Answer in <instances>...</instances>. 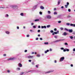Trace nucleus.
<instances>
[{
	"instance_id": "obj_6",
	"label": "nucleus",
	"mask_w": 75,
	"mask_h": 75,
	"mask_svg": "<svg viewBox=\"0 0 75 75\" xmlns=\"http://www.w3.org/2000/svg\"><path fill=\"white\" fill-rule=\"evenodd\" d=\"M61 41V40H58L55 41H53V42H59V41Z\"/></svg>"
},
{
	"instance_id": "obj_7",
	"label": "nucleus",
	"mask_w": 75,
	"mask_h": 75,
	"mask_svg": "<svg viewBox=\"0 0 75 75\" xmlns=\"http://www.w3.org/2000/svg\"><path fill=\"white\" fill-rule=\"evenodd\" d=\"M13 59H14V58H10L8 59V61H9L10 60H13Z\"/></svg>"
},
{
	"instance_id": "obj_56",
	"label": "nucleus",
	"mask_w": 75,
	"mask_h": 75,
	"mask_svg": "<svg viewBox=\"0 0 75 75\" xmlns=\"http://www.w3.org/2000/svg\"><path fill=\"white\" fill-rule=\"evenodd\" d=\"M56 10H57V9L56 8H54V11Z\"/></svg>"
},
{
	"instance_id": "obj_41",
	"label": "nucleus",
	"mask_w": 75,
	"mask_h": 75,
	"mask_svg": "<svg viewBox=\"0 0 75 75\" xmlns=\"http://www.w3.org/2000/svg\"><path fill=\"white\" fill-rule=\"evenodd\" d=\"M58 23H61V21H58Z\"/></svg>"
},
{
	"instance_id": "obj_39",
	"label": "nucleus",
	"mask_w": 75,
	"mask_h": 75,
	"mask_svg": "<svg viewBox=\"0 0 75 75\" xmlns=\"http://www.w3.org/2000/svg\"><path fill=\"white\" fill-rule=\"evenodd\" d=\"M50 32L52 33H53V32H54V31H53V30H51L50 31Z\"/></svg>"
},
{
	"instance_id": "obj_18",
	"label": "nucleus",
	"mask_w": 75,
	"mask_h": 75,
	"mask_svg": "<svg viewBox=\"0 0 75 75\" xmlns=\"http://www.w3.org/2000/svg\"><path fill=\"white\" fill-rule=\"evenodd\" d=\"M47 28H49V27H51V25H47Z\"/></svg>"
},
{
	"instance_id": "obj_63",
	"label": "nucleus",
	"mask_w": 75,
	"mask_h": 75,
	"mask_svg": "<svg viewBox=\"0 0 75 75\" xmlns=\"http://www.w3.org/2000/svg\"><path fill=\"white\" fill-rule=\"evenodd\" d=\"M73 27H75V24H74L73 25Z\"/></svg>"
},
{
	"instance_id": "obj_40",
	"label": "nucleus",
	"mask_w": 75,
	"mask_h": 75,
	"mask_svg": "<svg viewBox=\"0 0 75 75\" xmlns=\"http://www.w3.org/2000/svg\"><path fill=\"white\" fill-rule=\"evenodd\" d=\"M38 27L39 28H41V26H40V25H38Z\"/></svg>"
},
{
	"instance_id": "obj_31",
	"label": "nucleus",
	"mask_w": 75,
	"mask_h": 75,
	"mask_svg": "<svg viewBox=\"0 0 75 75\" xmlns=\"http://www.w3.org/2000/svg\"><path fill=\"white\" fill-rule=\"evenodd\" d=\"M48 14H51V12L50 11H48Z\"/></svg>"
},
{
	"instance_id": "obj_1",
	"label": "nucleus",
	"mask_w": 75,
	"mask_h": 75,
	"mask_svg": "<svg viewBox=\"0 0 75 75\" xmlns=\"http://www.w3.org/2000/svg\"><path fill=\"white\" fill-rule=\"evenodd\" d=\"M11 7H12V8H13L15 10H16V9H17V8H18V6L15 5H11Z\"/></svg>"
},
{
	"instance_id": "obj_49",
	"label": "nucleus",
	"mask_w": 75,
	"mask_h": 75,
	"mask_svg": "<svg viewBox=\"0 0 75 75\" xmlns=\"http://www.w3.org/2000/svg\"><path fill=\"white\" fill-rule=\"evenodd\" d=\"M36 40H38V38H37L36 39H35Z\"/></svg>"
},
{
	"instance_id": "obj_61",
	"label": "nucleus",
	"mask_w": 75,
	"mask_h": 75,
	"mask_svg": "<svg viewBox=\"0 0 75 75\" xmlns=\"http://www.w3.org/2000/svg\"><path fill=\"white\" fill-rule=\"evenodd\" d=\"M73 51H75V48H74L73 50Z\"/></svg>"
},
{
	"instance_id": "obj_45",
	"label": "nucleus",
	"mask_w": 75,
	"mask_h": 75,
	"mask_svg": "<svg viewBox=\"0 0 75 75\" xmlns=\"http://www.w3.org/2000/svg\"><path fill=\"white\" fill-rule=\"evenodd\" d=\"M6 17H8V14H6Z\"/></svg>"
},
{
	"instance_id": "obj_22",
	"label": "nucleus",
	"mask_w": 75,
	"mask_h": 75,
	"mask_svg": "<svg viewBox=\"0 0 75 75\" xmlns=\"http://www.w3.org/2000/svg\"><path fill=\"white\" fill-rule=\"evenodd\" d=\"M66 25H68V26H69V25H70V23H67L66 24Z\"/></svg>"
},
{
	"instance_id": "obj_28",
	"label": "nucleus",
	"mask_w": 75,
	"mask_h": 75,
	"mask_svg": "<svg viewBox=\"0 0 75 75\" xmlns=\"http://www.w3.org/2000/svg\"><path fill=\"white\" fill-rule=\"evenodd\" d=\"M37 56L38 57H40V54H38L37 55Z\"/></svg>"
},
{
	"instance_id": "obj_58",
	"label": "nucleus",
	"mask_w": 75,
	"mask_h": 75,
	"mask_svg": "<svg viewBox=\"0 0 75 75\" xmlns=\"http://www.w3.org/2000/svg\"><path fill=\"white\" fill-rule=\"evenodd\" d=\"M38 37H40L41 36V35L40 34L38 35Z\"/></svg>"
},
{
	"instance_id": "obj_59",
	"label": "nucleus",
	"mask_w": 75,
	"mask_h": 75,
	"mask_svg": "<svg viewBox=\"0 0 75 75\" xmlns=\"http://www.w3.org/2000/svg\"><path fill=\"white\" fill-rule=\"evenodd\" d=\"M29 62H31V60H29Z\"/></svg>"
},
{
	"instance_id": "obj_9",
	"label": "nucleus",
	"mask_w": 75,
	"mask_h": 75,
	"mask_svg": "<svg viewBox=\"0 0 75 75\" xmlns=\"http://www.w3.org/2000/svg\"><path fill=\"white\" fill-rule=\"evenodd\" d=\"M18 65L19 67H22V64L20 63L18 64Z\"/></svg>"
},
{
	"instance_id": "obj_36",
	"label": "nucleus",
	"mask_w": 75,
	"mask_h": 75,
	"mask_svg": "<svg viewBox=\"0 0 75 75\" xmlns=\"http://www.w3.org/2000/svg\"><path fill=\"white\" fill-rule=\"evenodd\" d=\"M61 50H64V47H62L60 48Z\"/></svg>"
},
{
	"instance_id": "obj_44",
	"label": "nucleus",
	"mask_w": 75,
	"mask_h": 75,
	"mask_svg": "<svg viewBox=\"0 0 75 75\" xmlns=\"http://www.w3.org/2000/svg\"><path fill=\"white\" fill-rule=\"evenodd\" d=\"M40 30H38V33H40Z\"/></svg>"
},
{
	"instance_id": "obj_2",
	"label": "nucleus",
	"mask_w": 75,
	"mask_h": 75,
	"mask_svg": "<svg viewBox=\"0 0 75 75\" xmlns=\"http://www.w3.org/2000/svg\"><path fill=\"white\" fill-rule=\"evenodd\" d=\"M64 30H66L67 31H68L69 32V33H72L73 32V30H72V29H69L68 30L67 29V28H64Z\"/></svg>"
},
{
	"instance_id": "obj_50",
	"label": "nucleus",
	"mask_w": 75,
	"mask_h": 75,
	"mask_svg": "<svg viewBox=\"0 0 75 75\" xmlns=\"http://www.w3.org/2000/svg\"><path fill=\"white\" fill-rule=\"evenodd\" d=\"M17 69H18V70H20V68H17Z\"/></svg>"
},
{
	"instance_id": "obj_8",
	"label": "nucleus",
	"mask_w": 75,
	"mask_h": 75,
	"mask_svg": "<svg viewBox=\"0 0 75 75\" xmlns=\"http://www.w3.org/2000/svg\"><path fill=\"white\" fill-rule=\"evenodd\" d=\"M47 28V27H46V26H41V28Z\"/></svg>"
},
{
	"instance_id": "obj_60",
	"label": "nucleus",
	"mask_w": 75,
	"mask_h": 75,
	"mask_svg": "<svg viewBox=\"0 0 75 75\" xmlns=\"http://www.w3.org/2000/svg\"><path fill=\"white\" fill-rule=\"evenodd\" d=\"M36 68H38V65H36Z\"/></svg>"
},
{
	"instance_id": "obj_48",
	"label": "nucleus",
	"mask_w": 75,
	"mask_h": 75,
	"mask_svg": "<svg viewBox=\"0 0 75 75\" xmlns=\"http://www.w3.org/2000/svg\"><path fill=\"white\" fill-rule=\"evenodd\" d=\"M40 40H42V38H40Z\"/></svg>"
},
{
	"instance_id": "obj_21",
	"label": "nucleus",
	"mask_w": 75,
	"mask_h": 75,
	"mask_svg": "<svg viewBox=\"0 0 75 75\" xmlns=\"http://www.w3.org/2000/svg\"><path fill=\"white\" fill-rule=\"evenodd\" d=\"M66 50L67 51H69V50L68 49L66 48Z\"/></svg>"
},
{
	"instance_id": "obj_55",
	"label": "nucleus",
	"mask_w": 75,
	"mask_h": 75,
	"mask_svg": "<svg viewBox=\"0 0 75 75\" xmlns=\"http://www.w3.org/2000/svg\"><path fill=\"white\" fill-rule=\"evenodd\" d=\"M25 52H27V50H25Z\"/></svg>"
},
{
	"instance_id": "obj_53",
	"label": "nucleus",
	"mask_w": 75,
	"mask_h": 75,
	"mask_svg": "<svg viewBox=\"0 0 75 75\" xmlns=\"http://www.w3.org/2000/svg\"><path fill=\"white\" fill-rule=\"evenodd\" d=\"M10 72V71L9 70H8V72L9 73Z\"/></svg>"
},
{
	"instance_id": "obj_12",
	"label": "nucleus",
	"mask_w": 75,
	"mask_h": 75,
	"mask_svg": "<svg viewBox=\"0 0 75 75\" xmlns=\"http://www.w3.org/2000/svg\"><path fill=\"white\" fill-rule=\"evenodd\" d=\"M37 5H35V6H34L33 7V9H36V8H37Z\"/></svg>"
},
{
	"instance_id": "obj_47",
	"label": "nucleus",
	"mask_w": 75,
	"mask_h": 75,
	"mask_svg": "<svg viewBox=\"0 0 75 75\" xmlns=\"http://www.w3.org/2000/svg\"><path fill=\"white\" fill-rule=\"evenodd\" d=\"M24 74V73H21V74H20V75H23V74Z\"/></svg>"
},
{
	"instance_id": "obj_4",
	"label": "nucleus",
	"mask_w": 75,
	"mask_h": 75,
	"mask_svg": "<svg viewBox=\"0 0 75 75\" xmlns=\"http://www.w3.org/2000/svg\"><path fill=\"white\" fill-rule=\"evenodd\" d=\"M46 17L47 18H48V19H51V16L50 15H47L46 16Z\"/></svg>"
},
{
	"instance_id": "obj_24",
	"label": "nucleus",
	"mask_w": 75,
	"mask_h": 75,
	"mask_svg": "<svg viewBox=\"0 0 75 75\" xmlns=\"http://www.w3.org/2000/svg\"><path fill=\"white\" fill-rule=\"evenodd\" d=\"M39 14H41V15H42V12H40Z\"/></svg>"
},
{
	"instance_id": "obj_27",
	"label": "nucleus",
	"mask_w": 75,
	"mask_h": 75,
	"mask_svg": "<svg viewBox=\"0 0 75 75\" xmlns=\"http://www.w3.org/2000/svg\"><path fill=\"white\" fill-rule=\"evenodd\" d=\"M21 15L22 16H24V14L23 13H21Z\"/></svg>"
},
{
	"instance_id": "obj_38",
	"label": "nucleus",
	"mask_w": 75,
	"mask_h": 75,
	"mask_svg": "<svg viewBox=\"0 0 75 75\" xmlns=\"http://www.w3.org/2000/svg\"><path fill=\"white\" fill-rule=\"evenodd\" d=\"M50 72H51V71H47L46 73V74H48V73H50Z\"/></svg>"
},
{
	"instance_id": "obj_54",
	"label": "nucleus",
	"mask_w": 75,
	"mask_h": 75,
	"mask_svg": "<svg viewBox=\"0 0 75 75\" xmlns=\"http://www.w3.org/2000/svg\"><path fill=\"white\" fill-rule=\"evenodd\" d=\"M54 31H57V29L56 28H54Z\"/></svg>"
},
{
	"instance_id": "obj_16",
	"label": "nucleus",
	"mask_w": 75,
	"mask_h": 75,
	"mask_svg": "<svg viewBox=\"0 0 75 75\" xmlns=\"http://www.w3.org/2000/svg\"><path fill=\"white\" fill-rule=\"evenodd\" d=\"M74 24L71 23L70 24V26H71V27H74Z\"/></svg>"
},
{
	"instance_id": "obj_64",
	"label": "nucleus",
	"mask_w": 75,
	"mask_h": 75,
	"mask_svg": "<svg viewBox=\"0 0 75 75\" xmlns=\"http://www.w3.org/2000/svg\"><path fill=\"white\" fill-rule=\"evenodd\" d=\"M61 8H64V6H62V7H61Z\"/></svg>"
},
{
	"instance_id": "obj_20",
	"label": "nucleus",
	"mask_w": 75,
	"mask_h": 75,
	"mask_svg": "<svg viewBox=\"0 0 75 75\" xmlns=\"http://www.w3.org/2000/svg\"><path fill=\"white\" fill-rule=\"evenodd\" d=\"M44 44L45 45H47L48 44V42H45L44 43Z\"/></svg>"
},
{
	"instance_id": "obj_17",
	"label": "nucleus",
	"mask_w": 75,
	"mask_h": 75,
	"mask_svg": "<svg viewBox=\"0 0 75 75\" xmlns=\"http://www.w3.org/2000/svg\"><path fill=\"white\" fill-rule=\"evenodd\" d=\"M60 0H59L58 2V5H59V4H60Z\"/></svg>"
},
{
	"instance_id": "obj_23",
	"label": "nucleus",
	"mask_w": 75,
	"mask_h": 75,
	"mask_svg": "<svg viewBox=\"0 0 75 75\" xmlns=\"http://www.w3.org/2000/svg\"><path fill=\"white\" fill-rule=\"evenodd\" d=\"M67 17V18H70L71 17V16H69V15H68Z\"/></svg>"
},
{
	"instance_id": "obj_52",
	"label": "nucleus",
	"mask_w": 75,
	"mask_h": 75,
	"mask_svg": "<svg viewBox=\"0 0 75 75\" xmlns=\"http://www.w3.org/2000/svg\"><path fill=\"white\" fill-rule=\"evenodd\" d=\"M30 36V35H27V37H29Z\"/></svg>"
},
{
	"instance_id": "obj_13",
	"label": "nucleus",
	"mask_w": 75,
	"mask_h": 75,
	"mask_svg": "<svg viewBox=\"0 0 75 75\" xmlns=\"http://www.w3.org/2000/svg\"><path fill=\"white\" fill-rule=\"evenodd\" d=\"M67 33L66 32H64L63 33V35H67Z\"/></svg>"
},
{
	"instance_id": "obj_5",
	"label": "nucleus",
	"mask_w": 75,
	"mask_h": 75,
	"mask_svg": "<svg viewBox=\"0 0 75 75\" xmlns=\"http://www.w3.org/2000/svg\"><path fill=\"white\" fill-rule=\"evenodd\" d=\"M64 57H62L60 58V61H63V60L64 59Z\"/></svg>"
},
{
	"instance_id": "obj_30",
	"label": "nucleus",
	"mask_w": 75,
	"mask_h": 75,
	"mask_svg": "<svg viewBox=\"0 0 75 75\" xmlns=\"http://www.w3.org/2000/svg\"><path fill=\"white\" fill-rule=\"evenodd\" d=\"M33 28H36V26L34 25L33 26Z\"/></svg>"
},
{
	"instance_id": "obj_37",
	"label": "nucleus",
	"mask_w": 75,
	"mask_h": 75,
	"mask_svg": "<svg viewBox=\"0 0 75 75\" xmlns=\"http://www.w3.org/2000/svg\"><path fill=\"white\" fill-rule=\"evenodd\" d=\"M63 51L64 52H65V51H66V49H64Z\"/></svg>"
},
{
	"instance_id": "obj_10",
	"label": "nucleus",
	"mask_w": 75,
	"mask_h": 75,
	"mask_svg": "<svg viewBox=\"0 0 75 75\" xmlns=\"http://www.w3.org/2000/svg\"><path fill=\"white\" fill-rule=\"evenodd\" d=\"M33 57L34 56H28V58H33Z\"/></svg>"
},
{
	"instance_id": "obj_26",
	"label": "nucleus",
	"mask_w": 75,
	"mask_h": 75,
	"mask_svg": "<svg viewBox=\"0 0 75 75\" xmlns=\"http://www.w3.org/2000/svg\"><path fill=\"white\" fill-rule=\"evenodd\" d=\"M61 17V15H59L58 16H57L58 18H59Z\"/></svg>"
},
{
	"instance_id": "obj_19",
	"label": "nucleus",
	"mask_w": 75,
	"mask_h": 75,
	"mask_svg": "<svg viewBox=\"0 0 75 75\" xmlns=\"http://www.w3.org/2000/svg\"><path fill=\"white\" fill-rule=\"evenodd\" d=\"M40 21V20L39 19H35V21Z\"/></svg>"
},
{
	"instance_id": "obj_11",
	"label": "nucleus",
	"mask_w": 75,
	"mask_h": 75,
	"mask_svg": "<svg viewBox=\"0 0 75 75\" xmlns=\"http://www.w3.org/2000/svg\"><path fill=\"white\" fill-rule=\"evenodd\" d=\"M40 8L41 9H42L43 10V9H44V6H40Z\"/></svg>"
},
{
	"instance_id": "obj_25",
	"label": "nucleus",
	"mask_w": 75,
	"mask_h": 75,
	"mask_svg": "<svg viewBox=\"0 0 75 75\" xmlns=\"http://www.w3.org/2000/svg\"><path fill=\"white\" fill-rule=\"evenodd\" d=\"M54 15H55L56 14H57V12H55L54 13Z\"/></svg>"
},
{
	"instance_id": "obj_15",
	"label": "nucleus",
	"mask_w": 75,
	"mask_h": 75,
	"mask_svg": "<svg viewBox=\"0 0 75 75\" xmlns=\"http://www.w3.org/2000/svg\"><path fill=\"white\" fill-rule=\"evenodd\" d=\"M6 33L8 34H10V32L8 31H6Z\"/></svg>"
},
{
	"instance_id": "obj_34",
	"label": "nucleus",
	"mask_w": 75,
	"mask_h": 75,
	"mask_svg": "<svg viewBox=\"0 0 75 75\" xmlns=\"http://www.w3.org/2000/svg\"><path fill=\"white\" fill-rule=\"evenodd\" d=\"M70 37L71 39H73V38H74V37L72 36H70Z\"/></svg>"
},
{
	"instance_id": "obj_33",
	"label": "nucleus",
	"mask_w": 75,
	"mask_h": 75,
	"mask_svg": "<svg viewBox=\"0 0 75 75\" xmlns=\"http://www.w3.org/2000/svg\"><path fill=\"white\" fill-rule=\"evenodd\" d=\"M68 11L69 12H71V9H68Z\"/></svg>"
},
{
	"instance_id": "obj_57",
	"label": "nucleus",
	"mask_w": 75,
	"mask_h": 75,
	"mask_svg": "<svg viewBox=\"0 0 75 75\" xmlns=\"http://www.w3.org/2000/svg\"><path fill=\"white\" fill-rule=\"evenodd\" d=\"M71 67H73V64H71Z\"/></svg>"
},
{
	"instance_id": "obj_35",
	"label": "nucleus",
	"mask_w": 75,
	"mask_h": 75,
	"mask_svg": "<svg viewBox=\"0 0 75 75\" xmlns=\"http://www.w3.org/2000/svg\"><path fill=\"white\" fill-rule=\"evenodd\" d=\"M60 29L61 30H64V28H61Z\"/></svg>"
},
{
	"instance_id": "obj_43",
	"label": "nucleus",
	"mask_w": 75,
	"mask_h": 75,
	"mask_svg": "<svg viewBox=\"0 0 75 75\" xmlns=\"http://www.w3.org/2000/svg\"><path fill=\"white\" fill-rule=\"evenodd\" d=\"M54 38H57V36H55Z\"/></svg>"
},
{
	"instance_id": "obj_29",
	"label": "nucleus",
	"mask_w": 75,
	"mask_h": 75,
	"mask_svg": "<svg viewBox=\"0 0 75 75\" xmlns=\"http://www.w3.org/2000/svg\"><path fill=\"white\" fill-rule=\"evenodd\" d=\"M64 44L65 45H68V43L67 42L64 43Z\"/></svg>"
},
{
	"instance_id": "obj_42",
	"label": "nucleus",
	"mask_w": 75,
	"mask_h": 75,
	"mask_svg": "<svg viewBox=\"0 0 75 75\" xmlns=\"http://www.w3.org/2000/svg\"><path fill=\"white\" fill-rule=\"evenodd\" d=\"M69 2H67V5L68 6V5H69Z\"/></svg>"
},
{
	"instance_id": "obj_62",
	"label": "nucleus",
	"mask_w": 75,
	"mask_h": 75,
	"mask_svg": "<svg viewBox=\"0 0 75 75\" xmlns=\"http://www.w3.org/2000/svg\"><path fill=\"white\" fill-rule=\"evenodd\" d=\"M17 29H19V27L17 26Z\"/></svg>"
},
{
	"instance_id": "obj_32",
	"label": "nucleus",
	"mask_w": 75,
	"mask_h": 75,
	"mask_svg": "<svg viewBox=\"0 0 75 75\" xmlns=\"http://www.w3.org/2000/svg\"><path fill=\"white\" fill-rule=\"evenodd\" d=\"M65 6L66 8H67V7H68V6L66 5H65Z\"/></svg>"
},
{
	"instance_id": "obj_3",
	"label": "nucleus",
	"mask_w": 75,
	"mask_h": 75,
	"mask_svg": "<svg viewBox=\"0 0 75 75\" xmlns=\"http://www.w3.org/2000/svg\"><path fill=\"white\" fill-rule=\"evenodd\" d=\"M59 33V31L57 30V32H54L52 34V35H54V34H57Z\"/></svg>"
},
{
	"instance_id": "obj_46",
	"label": "nucleus",
	"mask_w": 75,
	"mask_h": 75,
	"mask_svg": "<svg viewBox=\"0 0 75 75\" xmlns=\"http://www.w3.org/2000/svg\"><path fill=\"white\" fill-rule=\"evenodd\" d=\"M32 65H34V62H33L32 63Z\"/></svg>"
},
{
	"instance_id": "obj_51",
	"label": "nucleus",
	"mask_w": 75,
	"mask_h": 75,
	"mask_svg": "<svg viewBox=\"0 0 75 75\" xmlns=\"http://www.w3.org/2000/svg\"><path fill=\"white\" fill-rule=\"evenodd\" d=\"M50 51H52V49L51 48L50 49Z\"/></svg>"
},
{
	"instance_id": "obj_14",
	"label": "nucleus",
	"mask_w": 75,
	"mask_h": 75,
	"mask_svg": "<svg viewBox=\"0 0 75 75\" xmlns=\"http://www.w3.org/2000/svg\"><path fill=\"white\" fill-rule=\"evenodd\" d=\"M49 52V50H47V51H45V53L46 54V53H47V52Z\"/></svg>"
}]
</instances>
